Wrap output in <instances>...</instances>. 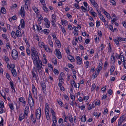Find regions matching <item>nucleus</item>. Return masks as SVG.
<instances>
[{"label": "nucleus", "mask_w": 126, "mask_h": 126, "mask_svg": "<svg viewBox=\"0 0 126 126\" xmlns=\"http://www.w3.org/2000/svg\"><path fill=\"white\" fill-rule=\"evenodd\" d=\"M32 58L33 60L39 59L38 55L35 48L32 47L31 49Z\"/></svg>", "instance_id": "1"}, {"label": "nucleus", "mask_w": 126, "mask_h": 126, "mask_svg": "<svg viewBox=\"0 0 126 126\" xmlns=\"http://www.w3.org/2000/svg\"><path fill=\"white\" fill-rule=\"evenodd\" d=\"M33 61L34 65L36 67L37 69L39 68V67L41 66V67H42V62L39 59L33 60Z\"/></svg>", "instance_id": "2"}, {"label": "nucleus", "mask_w": 126, "mask_h": 126, "mask_svg": "<svg viewBox=\"0 0 126 126\" xmlns=\"http://www.w3.org/2000/svg\"><path fill=\"white\" fill-rule=\"evenodd\" d=\"M32 91L34 95V97L35 99H37V89L35 88L34 85L33 84L32 85Z\"/></svg>", "instance_id": "3"}, {"label": "nucleus", "mask_w": 126, "mask_h": 126, "mask_svg": "<svg viewBox=\"0 0 126 126\" xmlns=\"http://www.w3.org/2000/svg\"><path fill=\"white\" fill-rule=\"evenodd\" d=\"M41 111L40 109H37L35 112V115L37 119L39 120L41 115Z\"/></svg>", "instance_id": "4"}, {"label": "nucleus", "mask_w": 126, "mask_h": 126, "mask_svg": "<svg viewBox=\"0 0 126 126\" xmlns=\"http://www.w3.org/2000/svg\"><path fill=\"white\" fill-rule=\"evenodd\" d=\"M18 53L17 51L15 49L13 50L11 55L13 58L16 60L18 58Z\"/></svg>", "instance_id": "5"}, {"label": "nucleus", "mask_w": 126, "mask_h": 126, "mask_svg": "<svg viewBox=\"0 0 126 126\" xmlns=\"http://www.w3.org/2000/svg\"><path fill=\"white\" fill-rule=\"evenodd\" d=\"M99 62L100 63H99L98 66L96 69V71L98 73V74H99V72L100 70L102 68V66L103 63H102V59L100 60H99Z\"/></svg>", "instance_id": "6"}, {"label": "nucleus", "mask_w": 126, "mask_h": 126, "mask_svg": "<svg viewBox=\"0 0 126 126\" xmlns=\"http://www.w3.org/2000/svg\"><path fill=\"white\" fill-rule=\"evenodd\" d=\"M126 118V116L125 115H124L121 116L118 122V126H120L122 122L125 120Z\"/></svg>", "instance_id": "7"}, {"label": "nucleus", "mask_w": 126, "mask_h": 126, "mask_svg": "<svg viewBox=\"0 0 126 126\" xmlns=\"http://www.w3.org/2000/svg\"><path fill=\"white\" fill-rule=\"evenodd\" d=\"M40 85L43 89V92L45 94L46 91V85L44 82L41 81L40 82Z\"/></svg>", "instance_id": "8"}, {"label": "nucleus", "mask_w": 126, "mask_h": 126, "mask_svg": "<svg viewBox=\"0 0 126 126\" xmlns=\"http://www.w3.org/2000/svg\"><path fill=\"white\" fill-rule=\"evenodd\" d=\"M28 103L31 107H33L34 105V101L32 98H28Z\"/></svg>", "instance_id": "9"}, {"label": "nucleus", "mask_w": 126, "mask_h": 126, "mask_svg": "<svg viewBox=\"0 0 126 126\" xmlns=\"http://www.w3.org/2000/svg\"><path fill=\"white\" fill-rule=\"evenodd\" d=\"M55 52L56 53V55L58 58L59 59H61L62 58V57L61 52L59 50L57 49H55Z\"/></svg>", "instance_id": "10"}, {"label": "nucleus", "mask_w": 126, "mask_h": 126, "mask_svg": "<svg viewBox=\"0 0 126 126\" xmlns=\"http://www.w3.org/2000/svg\"><path fill=\"white\" fill-rule=\"evenodd\" d=\"M20 14L22 17L23 18L25 17V12L24 6H22L20 10Z\"/></svg>", "instance_id": "11"}, {"label": "nucleus", "mask_w": 126, "mask_h": 126, "mask_svg": "<svg viewBox=\"0 0 126 126\" xmlns=\"http://www.w3.org/2000/svg\"><path fill=\"white\" fill-rule=\"evenodd\" d=\"M76 59L77 60V63L78 64L80 65L82 63V59L80 57L77 56Z\"/></svg>", "instance_id": "12"}, {"label": "nucleus", "mask_w": 126, "mask_h": 126, "mask_svg": "<svg viewBox=\"0 0 126 126\" xmlns=\"http://www.w3.org/2000/svg\"><path fill=\"white\" fill-rule=\"evenodd\" d=\"M30 1L29 0H25V7L26 9H28V6H29Z\"/></svg>", "instance_id": "13"}, {"label": "nucleus", "mask_w": 126, "mask_h": 126, "mask_svg": "<svg viewBox=\"0 0 126 126\" xmlns=\"http://www.w3.org/2000/svg\"><path fill=\"white\" fill-rule=\"evenodd\" d=\"M32 75L33 78H35V80H36L37 82H38V80L37 78V77H38V75L36 74L34 72V70H32Z\"/></svg>", "instance_id": "14"}, {"label": "nucleus", "mask_w": 126, "mask_h": 126, "mask_svg": "<svg viewBox=\"0 0 126 126\" xmlns=\"http://www.w3.org/2000/svg\"><path fill=\"white\" fill-rule=\"evenodd\" d=\"M67 58L68 60L70 61L71 62H74L75 61L74 57L70 55H69L68 56Z\"/></svg>", "instance_id": "15"}, {"label": "nucleus", "mask_w": 126, "mask_h": 126, "mask_svg": "<svg viewBox=\"0 0 126 126\" xmlns=\"http://www.w3.org/2000/svg\"><path fill=\"white\" fill-rule=\"evenodd\" d=\"M20 25L21 27L22 28H24L25 26V22L24 20L23 19H21L20 20Z\"/></svg>", "instance_id": "16"}, {"label": "nucleus", "mask_w": 126, "mask_h": 126, "mask_svg": "<svg viewBox=\"0 0 126 126\" xmlns=\"http://www.w3.org/2000/svg\"><path fill=\"white\" fill-rule=\"evenodd\" d=\"M39 46L40 47H41L42 48H44L45 49L47 52L48 51L47 49H48L49 48L47 47H47H45V45L44 43H43L41 42L40 43H39Z\"/></svg>", "instance_id": "17"}, {"label": "nucleus", "mask_w": 126, "mask_h": 126, "mask_svg": "<svg viewBox=\"0 0 126 126\" xmlns=\"http://www.w3.org/2000/svg\"><path fill=\"white\" fill-rule=\"evenodd\" d=\"M29 108L27 106L25 108L24 111V115L25 114L26 116H27L28 113V111Z\"/></svg>", "instance_id": "18"}, {"label": "nucleus", "mask_w": 126, "mask_h": 126, "mask_svg": "<svg viewBox=\"0 0 126 126\" xmlns=\"http://www.w3.org/2000/svg\"><path fill=\"white\" fill-rule=\"evenodd\" d=\"M56 44H57L58 47L59 48H60L61 47V45L60 42L58 39L55 40Z\"/></svg>", "instance_id": "19"}, {"label": "nucleus", "mask_w": 126, "mask_h": 126, "mask_svg": "<svg viewBox=\"0 0 126 126\" xmlns=\"http://www.w3.org/2000/svg\"><path fill=\"white\" fill-rule=\"evenodd\" d=\"M45 113L47 120H49L50 119V116L49 115V111H45Z\"/></svg>", "instance_id": "20"}, {"label": "nucleus", "mask_w": 126, "mask_h": 126, "mask_svg": "<svg viewBox=\"0 0 126 126\" xmlns=\"http://www.w3.org/2000/svg\"><path fill=\"white\" fill-rule=\"evenodd\" d=\"M11 72L14 77H16V72L15 69L12 70Z\"/></svg>", "instance_id": "21"}, {"label": "nucleus", "mask_w": 126, "mask_h": 126, "mask_svg": "<svg viewBox=\"0 0 126 126\" xmlns=\"http://www.w3.org/2000/svg\"><path fill=\"white\" fill-rule=\"evenodd\" d=\"M16 36L17 37H19L21 36V32L18 30H17L16 32Z\"/></svg>", "instance_id": "22"}, {"label": "nucleus", "mask_w": 126, "mask_h": 126, "mask_svg": "<svg viewBox=\"0 0 126 126\" xmlns=\"http://www.w3.org/2000/svg\"><path fill=\"white\" fill-rule=\"evenodd\" d=\"M99 15L100 16V18L103 22L105 23L106 21V20L102 15L101 14H100V15Z\"/></svg>", "instance_id": "23"}, {"label": "nucleus", "mask_w": 126, "mask_h": 126, "mask_svg": "<svg viewBox=\"0 0 126 126\" xmlns=\"http://www.w3.org/2000/svg\"><path fill=\"white\" fill-rule=\"evenodd\" d=\"M24 114H21L19 116V120L20 121H21L24 118Z\"/></svg>", "instance_id": "24"}, {"label": "nucleus", "mask_w": 126, "mask_h": 126, "mask_svg": "<svg viewBox=\"0 0 126 126\" xmlns=\"http://www.w3.org/2000/svg\"><path fill=\"white\" fill-rule=\"evenodd\" d=\"M49 107L48 104L47 103L45 104V111H49Z\"/></svg>", "instance_id": "25"}, {"label": "nucleus", "mask_w": 126, "mask_h": 126, "mask_svg": "<svg viewBox=\"0 0 126 126\" xmlns=\"http://www.w3.org/2000/svg\"><path fill=\"white\" fill-rule=\"evenodd\" d=\"M81 121L82 122H85L86 120V116L85 115H83L82 117L81 118Z\"/></svg>", "instance_id": "26"}, {"label": "nucleus", "mask_w": 126, "mask_h": 126, "mask_svg": "<svg viewBox=\"0 0 126 126\" xmlns=\"http://www.w3.org/2000/svg\"><path fill=\"white\" fill-rule=\"evenodd\" d=\"M11 35L12 37L16 39V35L15 32L12 31L11 32Z\"/></svg>", "instance_id": "27"}, {"label": "nucleus", "mask_w": 126, "mask_h": 126, "mask_svg": "<svg viewBox=\"0 0 126 126\" xmlns=\"http://www.w3.org/2000/svg\"><path fill=\"white\" fill-rule=\"evenodd\" d=\"M115 68V67L113 66H112L110 69V75L112 74V73L113 72Z\"/></svg>", "instance_id": "28"}, {"label": "nucleus", "mask_w": 126, "mask_h": 126, "mask_svg": "<svg viewBox=\"0 0 126 126\" xmlns=\"http://www.w3.org/2000/svg\"><path fill=\"white\" fill-rule=\"evenodd\" d=\"M36 27L37 30L39 31V32H42L43 30L41 27L38 26L37 25H36Z\"/></svg>", "instance_id": "29"}, {"label": "nucleus", "mask_w": 126, "mask_h": 126, "mask_svg": "<svg viewBox=\"0 0 126 126\" xmlns=\"http://www.w3.org/2000/svg\"><path fill=\"white\" fill-rule=\"evenodd\" d=\"M43 9L45 12H47L48 11V9L46 7V4L43 5Z\"/></svg>", "instance_id": "30"}, {"label": "nucleus", "mask_w": 126, "mask_h": 126, "mask_svg": "<svg viewBox=\"0 0 126 126\" xmlns=\"http://www.w3.org/2000/svg\"><path fill=\"white\" fill-rule=\"evenodd\" d=\"M1 12L3 14H5L6 13V10L4 7L1 8Z\"/></svg>", "instance_id": "31"}, {"label": "nucleus", "mask_w": 126, "mask_h": 126, "mask_svg": "<svg viewBox=\"0 0 126 126\" xmlns=\"http://www.w3.org/2000/svg\"><path fill=\"white\" fill-rule=\"evenodd\" d=\"M2 36L3 38L5 39L7 41H8L9 40L7 38V35L5 34H3L2 35Z\"/></svg>", "instance_id": "32"}, {"label": "nucleus", "mask_w": 126, "mask_h": 126, "mask_svg": "<svg viewBox=\"0 0 126 126\" xmlns=\"http://www.w3.org/2000/svg\"><path fill=\"white\" fill-rule=\"evenodd\" d=\"M52 121H53V124L56 123L57 122L56 119V116H54L53 117H52Z\"/></svg>", "instance_id": "33"}, {"label": "nucleus", "mask_w": 126, "mask_h": 126, "mask_svg": "<svg viewBox=\"0 0 126 126\" xmlns=\"http://www.w3.org/2000/svg\"><path fill=\"white\" fill-rule=\"evenodd\" d=\"M0 94L1 96L4 98V99L5 98V93L3 91H2V92H0Z\"/></svg>", "instance_id": "34"}, {"label": "nucleus", "mask_w": 126, "mask_h": 126, "mask_svg": "<svg viewBox=\"0 0 126 126\" xmlns=\"http://www.w3.org/2000/svg\"><path fill=\"white\" fill-rule=\"evenodd\" d=\"M50 111L52 116V117H53L54 116H56L55 115V113L54 110L52 109L51 108L50 109Z\"/></svg>", "instance_id": "35"}, {"label": "nucleus", "mask_w": 126, "mask_h": 126, "mask_svg": "<svg viewBox=\"0 0 126 126\" xmlns=\"http://www.w3.org/2000/svg\"><path fill=\"white\" fill-rule=\"evenodd\" d=\"M108 52H112V51L111 49V47L110 44L109 43V47H108Z\"/></svg>", "instance_id": "36"}, {"label": "nucleus", "mask_w": 126, "mask_h": 126, "mask_svg": "<svg viewBox=\"0 0 126 126\" xmlns=\"http://www.w3.org/2000/svg\"><path fill=\"white\" fill-rule=\"evenodd\" d=\"M33 9L36 14H38L39 12V10L35 7H33Z\"/></svg>", "instance_id": "37"}, {"label": "nucleus", "mask_w": 126, "mask_h": 126, "mask_svg": "<svg viewBox=\"0 0 126 126\" xmlns=\"http://www.w3.org/2000/svg\"><path fill=\"white\" fill-rule=\"evenodd\" d=\"M68 119L70 122L72 123L73 122V119L71 115L69 117Z\"/></svg>", "instance_id": "38"}, {"label": "nucleus", "mask_w": 126, "mask_h": 126, "mask_svg": "<svg viewBox=\"0 0 126 126\" xmlns=\"http://www.w3.org/2000/svg\"><path fill=\"white\" fill-rule=\"evenodd\" d=\"M61 22L63 23V26H65L67 25L68 24V22L66 20H65L63 22V20H62Z\"/></svg>", "instance_id": "39"}, {"label": "nucleus", "mask_w": 126, "mask_h": 126, "mask_svg": "<svg viewBox=\"0 0 126 126\" xmlns=\"http://www.w3.org/2000/svg\"><path fill=\"white\" fill-rule=\"evenodd\" d=\"M23 81L25 84L28 85V80L27 78H25L23 79Z\"/></svg>", "instance_id": "40"}, {"label": "nucleus", "mask_w": 126, "mask_h": 126, "mask_svg": "<svg viewBox=\"0 0 126 126\" xmlns=\"http://www.w3.org/2000/svg\"><path fill=\"white\" fill-rule=\"evenodd\" d=\"M49 31L48 29H45L44 30V32L46 34H47L49 33Z\"/></svg>", "instance_id": "41"}, {"label": "nucleus", "mask_w": 126, "mask_h": 126, "mask_svg": "<svg viewBox=\"0 0 126 126\" xmlns=\"http://www.w3.org/2000/svg\"><path fill=\"white\" fill-rule=\"evenodd\" d=\"M118 40L120 41H126V38H122L121 37L118 38Z\"/></svg>", "instance_id": "42"}, {"label": "nucleus", "mask_w": 126, "mask_h": 126, "mask_svg": "<svg viewBox=\"0 0 126 126\" xmlns=\"http://www.w3.org/2000/svg\"><path fill=\"white\" fill-rule=\"evenodd\" d=\"M39 99L40 100H41V101H42L43 100V95L41 94H39L38 95Z\"/></svg>", "instance_id": "43"}, {"label": "nucleus", "mask_w": 126, "mask_h": 126, "mask_svg": "<svg viewBox=\"0 0 126 126\" xmlns=\"http://www.w3.org/2000/svg\"><path fill=\"white\" fill-rule=\"evenodd\" d=\"M29 47L28 46V47L26 49V52L28 55H30V51L29 48Z\"/></svg>", "instance_id": "44"}, {"label": "nucleus", "mask_w": 126, "mask_h": 126, "mask_svg": "<svg viewBox=\"0 0 126 126\" xmlns=\"http://www.w3.org/2000/svg\"><path fill=\"white\" fill-rule=\"evenodd\" d=\"M45 24L47 28H49L50 27V24L49 21L45 23Z\"/></svg>", "instance_id": "45"}, {"label": "nucleus", "mask_w": 126, "mask_h": 126, "mask_svg": "<svg viewBox=\"0 0 126 126\" xmlns=\"http://www.w3.org/2000/svg\"><path fill=\"white\" fill-rule=\"evenodd\" d=\"M9 107L10 108V109L12 110H14V106L12 104H9Z\"/></svg>", "instance_id": "46"}, {"label": "nucleus", "mask_w": 126, "mask_h": 126, "mask_svg": "<svg viewBox=\"0 0 126 126\" xmlns=\"http://www.w3.org/2000/svg\"><path fill=\"white\" fill-rule=\"evenodd\" d=\"M48 66L49 67V69L50 70L52 71L53 70V68L51 64L48 63Z\"/></svg>", "instance_id": "47"}, {"label": "nucleus", "mask_w": 126, "mask_h": 126, "mask_svg": "<svg viewBox=\"0 0 126 126\" xmlns=\"http://www.w3.org/2000/svg\"><path fill=\"white\" fill-rule=\"evenodd\" d=\"M111 60L112 61L114 62V63L115 62V58L114 56L112 55L111 56Z\"/></svg>", "instance_id": "48"}, {"label": "nucleus", "mask_w": 126, "mask_h": 126, "mask_svg": "<svg viewBox=\"0 0 126 126\" xmlns=\"http://www.w3.org/2000/svg\"><path fill=\"white\" fill-rule=\"evenodd\" d=\"M48 41L49 44L50 45V46L52 47H53V43L51 40L50 39Z\"/></svg>", "instance_id": "49"}, {"label": "nucleus", "mask_w": 126, "mask_h": 126, "mask_svg": "<svg viewBox=\"0 0 126 126\" xmlns=\"http://www.w3.org/2000/svg\"><path fill=\"white\" fill-rule=\"evenodd\" d=\"M10 84L11 85V87L12 89H14V84L13 83L12 81H10Z\"/></svg>", "instance_id": "50"}, {"label": "nucleus", "mask_w": 126, "mask_h": 126, "mask_svg": "<svg viewBox=\"0 0 126 126\" xmlns=\"http://www.w3.org/2000/svg\"><path fill=\"white\" fill-rule=\"evenodd\" d=\"M53 72L56 75H58L59 74L58 71L56 69H54L53 70Z\"/></svg>", "instance_id": "51"}, {"label": "nucleus", "mask_w": 126, "mask_h": 126, "mask_svg": "<svg viewBox=\"0 0 126 126\" xmlns=\"http://www.w3.org/2000/svg\"><path fill=\"white\" fill-rule=\"evenodd\" d=\"M96 86V85H95V84H93L92 86L91 89V91H93L94 89Z\"/></svg>", "instance_id": "52"}, {"label": "nucleus", "mask_w": 126, "mask_h": 126, "mask_svg": "<svg viewBox=\"0 0 126 126\" xmlns=\"http://www.w3.org/2000/svg\"><path fill=\"white\" fill-rule=\"evenodd\" d=\"M110 2L113 5H116V2L114 0H110Z\"/></svg>", "instance_id": "53"}, {"label": "nucleus", "mask_w": 126, "mask_h": 126, "mask_svg": "<svg viewBox=\"0 0 126 126\" xmlns=\"http://www.w3.org/2000/svg\"><path fill=\"white\" fill-rule=\"evenodd\" d=\"M121 60L122 62H123L125 60L124 59V56L123 55L121 56Z\"/></svg>", "instance_id": "54"}, {"label": "nucleus", "mask_w": 126, "mask_h": 126, "mask_svg": "<svg viewBox=\"0 0 126 126\" xmlns=\"http://www.w3.org/2000/svg\"><path fill=\"white\" fill-rule=\"evenodd\" d=\"M91 14L94 17L97 16V14L95 12H94L93 13H91Z\"/></svg>", "instance_id": "55"}, {"label": "nucleus", "mask_w": 126, "mask_h": 126, "mask_svg": "<svg viewBox=\"0 0 126 126\" xmlns=\"http://www.w3.org/2000/svg\"><path fill=\"white\" fill-rule=\"evenodd\" d=\"M63 120L61 118H60L58 121V122L59 124L63 123Z\"/></svg>", "instance_id": "56"}, {"label": "nucleus", "mask_w": 126, "mask_h": 126, "mask_svg": "<svg viewBox=\"0 0 126 126\" xmlns=\"http://www.w3.org/2000/svg\"><path fill=\"white\" fill-rule=\"evenodd\" d=\"M4 59L6 63H7L9 61V58L8 57L5 56H4Z\"/></svg>", "instance_id": "57"}, {"label": "nucleus", "mask_w": 126, "mask_h": 126, "mask_svg": "<svg viewBox=\"0 0 126 126\" xmlns=\"http://www.w3.org/2000/svg\"><path fill=\"white\" fill-rule=\"evenodd\" d=\"M81 8L83 12H85L86 10V9L83 6H81Z\"/></svg>", "instance_id": "58"}, {"label": "nucleus", "mask_w": 126, "mask_h": 126, "mask_svg": "<svg viewBox=\"0 0 126 126\" xmlns=\"http://www.w3.org/2000/svg\"><path fill=\"white\" fill-rule=\"evenodd\" d=\"M6 77L8 80H10L11 79L9 74L7 73H6Z\"/></svg>", "instance_id": "59"}, {"label": "nucleus", "mask_w": 126, "mask_h": 126, "mask_svg": "<svg viewBox=\"0 0 126 126\" xmlns=\"http://www.w3.org/2000/svg\"><path fill=\"white\" fill-rule=\"evenodd\" d=\"M58 103L62 107H63V103L61 101H58Z\"/></svg>", "instance_id": "60"}, {"label": "nucleus", "mask_w": 126, "mask_h": 126, "mask_svg": "<svg viewBox=\"0 0 126 126\" xmlns=\"http://www.w3.org/2000/svg\"><path fill=\"white\" fill-rule=\"evenodd\" d=\"M110 26L111 27L109 28V29L112 32H114V30L113 29L112 26L111 25H110Z\"/></svg>", "instance_id": "61"}, {"label": "nucleus", "mask_w": 126, "mask_h": 126, "mask_svg": "<svg viewBox=\"0 0 126 126\" xmlns=\"http://www.w3.org/2000/svg\"><path fill=\"white\" fill-rule=\"evenodd\" d=\"M52 36L54 39V40L55 41L56 40L58 39L57 38L56 35L55 34H53L52 35Z\"/></svg>", "instance_id": "62"}, {"label": "nucleus", "mask_w": 126, "mask_h": 126, "mask_svg": "<svg viewBox=\"0 0 126 126\" xmlns=\"http://www.w3.org/2000/svg\"><path fill=\"white\" fill-rule=\"evenodd\" d=\"M113 40L114 42H115L116 45H118L119 44V42L118 40L116 39H114Z\"/></svg>", "instance_id": "63"}, {"label": "nucleus", "mask_w": 126, "mask_h": 126, "mask_svg": "<svg viewBox=\"0 0 126 126\" xmlns=\"http://www.w3.org/2000/svg\"><path fill=\"white\" fill-rule=\"evenodd\" d=\"M70 97L71 99L73 101H74L75 100V97L74 95L70 94Z\"/></svg>", "instance_id": "64"}]
</instances>
